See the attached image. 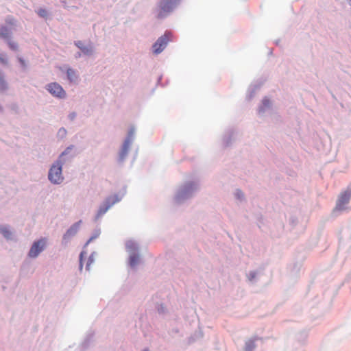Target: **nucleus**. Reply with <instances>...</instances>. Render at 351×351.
<instances>
[{
	"label": "nucleus",
	"instance_id": "obj_22",
	"mask_svg": "<svg viewBox=\"0 0 351 351\" xmlns=\"http://www.w3.org/2000/svg\"><path fill=\"white\" fill-rule=\"evenodd\" d=\"M62 131L64 133H65V132H66V131H65V130H64V129L60 130V132H62Z\"/></svg>",
	"mask_w": 351,
	"mask_h": 351
},
{
	"label": "nucleus",
	"instance_id": "obj_20",
	"mask_svg": "<svg viewBox=\"0 0 351 351\" xmlns=\"http://www.w3.org/2000/svg\"><path fill=\"white\" fill-rule=\"evenodd\" d=\"M263 102H264V104H265L267 105L269 104V101L267 99L263 100Z\"/></svg>",
	"mask_w": 351,
	"mask_h": 351
},
{
	"label": "nucleus",
	"instance_id": "obj_6",
	"mask_svg": "<svg viewBox=\"0 0 351 351\" xmlns=\"http://www.w3.org/2000/svg\"><path fill=\"white\" fill-rule=\"evenodd\" d=\"M120 199L117 195L108 197L98 210V216L104 215L114 204L119 202Z\"/></svg>",
	"mask_w": 351,
	"mask_h": 351
},
{
	"label": "nucleus",
	"instance_id": "obj_16",
	"mask_svg": "<svg viewBox=\"0 0 351 351\" xmlns=\"http://www.w3.org/2000/svg\"><path fill=\"white\" fill-rule=\"evenodd\" d=\"M86 254V253L84 251L80 253V270L82 269V267H83L82 259H83L84 256Z\"/></svg>",
	"mask_w": 351,
	"mask_h": 351
},
{
	"label": "nucleus",
	"instance_id": "obj_1",
	"mask_svg": "<svg viewBox=\"0 0 351 351\" xmlns=\"http://www.w3.org/2000/svg\"><path fill=\"white\" fill-rule=\"evenodd\" d=\"M180 0H160L156 9V17L162 19L168 15Z\"/></svg>",
	"mask_w": 351,
	"mask_h": 351
},
{
	"label": "nucleus",
	"instance_id": "obj_14",
	"mask_svg": "<svg viewBox=\"0 0 351 351\" xmlns=\"http://www.w3.org/2000/svg\"><path fill=\"white\" fill-rule=\"evenodd\" d=\"M94 262V257H93V255H90L88 258V261H87V263H86V269L87 270H89L90 269V265Z\"/></svg>",
	"mask_w": 351,
	"mask_h": 351
},
{
	"label": "nucleus",
	"instance_id": "obj_19",
	"mask_svg": "<svg viewBox=\"0 0 351 351\" xmlns=\"http://www.w3.org/2000/svg\"><path fill=\"white\" fill-rule=\"evenodd\" d=\"M6 23L8 25H14L15 24V21H14V19L13 18L10 17V18H8L6 19Z\"/></svg>",
	"mask_w": 351,
	"mask_h": 351
},
{
	"label": "nucleus",
	"instance_id": "obj_10",
	"mask_svg": "<svg viewBox=\"0 0 351 351\" xmlns=\"http://www.w3.org/2000/svg\"><path fill=\"white\" fill-rule=\"evenodd\" d=\"M138 261H139V256L138 254H134L130 255V265L132 267L135 266L138 263Z\"/></svg>",
	"mask_w": 351,
	"mask_h": 351
},
{
	"label": "nucleus",
	"instance_id": "obj_12",
	"mask_svg": "<svg viewBox=\"0 0 351 351\" xmlns=\"http://www.w3.org/2000/svg\"><path fill=\"white\" fill-rule=\"evenodd\" d=\"M1 232L6 238H10L11 236V232L7 227L1 228Z\"/></svg>",
	"mask_w": 351,
	"mask_h": 351
},
{
	"label": "nucleus",
	"instance_id": "obj_21",
	"mask_svg": "<svg viewBox=\"0 0 351 351\" xmlns=\"http://www.w3.org/2000/svg\"><path fill=\"white\" fill-rule=\"evenodd\" d=\"M132 245H133L132 243L128 244V245H127V247H128V248H132Z\"/></svg>",
	"mask_w": 351,
	"mask_h": 351
},
{
	"label": "nucleus",
	"instance_id": "obj_11",
	"mask_svg": "<svg viewBox=\"0 0 351 351\" xmlns=\"http://www.w3.org/2000/svg\"><path fill=\"white\" fill-rule=\"evenodd\" d=\"M8 88L7 82H5L3 76L0 73V90H5Z\"/></svg>",
	"mask_w": 351,
	"mask_h": 351
},
{
	"label": "nucleus",
	"instance_id": "obj_15",
	"mask_svg": "<svg viewBox=\"0 0 351 351\" xmlns=\"http://www.w3.org/2000/svg\"><path fill=\"white\" fill-rule=\"evenodd\" d=\"M8 45H9L10 48L12 50L16 51L18 49V45L16 43L9 40Z\"/></svg>",
	"mask_w": 351,
	"mask_h": 351
},
{
	"label": "nucleus",
	"instance_id": "obj_9",
	"mask_svg": "<svg viewBox=\"0 0 351 351\" xmlns=\"http://www.w3.org/2000/svg\"><path fill=\"white\" fill-rule=\"evenodd\" d=\"M66 73L67 77L71 82H75L77 80V76L74 70L69 69H67Z\"/></svg>",
	"mask_w": 351,
	"mask_h": 351
},
{
	"label": "nucleus",
	"instance_id": "obj_4",
	"mask_svg": "<svg viewBox=\"0 0 351 351\" xmlns=\"http://www.w3.org/2000/svg\"><path fill=\"white\" fill-rule=\"evenodd\" d=\"M351 197V189H347L342 192L337 202L335 210H343L345 209V205H346Z\"/></svg>",
	"mask_w": 351,
	"mask_h": 351
},
{
	"label": "nucleus",
	"instance_id": "obj_3",
	"mask_svg": "<svg viewBox=\"0 0 351 351\" xmlns=\"http://www.w3.org/2000/svg\"><path fill=\"white\" fill-rule=\"evenodd\" d=\"M172 34L170 32H165V34L160 36L153 45V51L156 54L161 53L166 47L167 43L172 39Z\"/></svg>",
	"mask_w": 351,
	"mask_h": 351
},
{
	"label": "nucleus",
	"instance_id": "obj_17",
	"mask_svg": "<svg viewBox=\"0 0 351 351\" xmlns=\"http://www.w3.org/2000/svg\"><path fill=\"white\" fill-rule=\"evenodd\" d=\"M0 62L3 64H8V60L4 54L0 53Z\"/></svg>",
	"mask_w": 351,
	"mask_h": 351
},
{
	"label": "nucleus",
	"instance_id": "obj_7",
	"mask_svg": "<svg viewBox=\"0 0 351 351\" xmlns=\"http://www.w3.org/2000/svg\"><path fill=\"white\" fill-rule=\"evenodd\" d=\"M47 90L54 97L64 98L66 93L62 87L58 83H50L47 86Z\"/></svg>",
	"mask_w": 351,
	"mask_h": 351
},
{
	"label": "nucleus",
	"instance_id": "obj_8",
	"mask_svg": "<svg viewBox=\"0 0 351 351\" xmlns=\"http://www.w3.org/2000/svg\"><path fill=\"white\" fill-rule=\"evenodd\" d=\"M11 32L5 26L0 27V37L4 39H8L10 37Z\"/></svg>",
	"mask_w": 351,
	"mask_h": 351
},
{
	"label": "nucleus",
	"instance_id": "obj_24",
	"mask_svg": "<svg viewBox=\"0 0 351 351\" xmlns=\"http://www.w3.org/2000/svg\"><path fill=\"white\" fill-rule=\"evenodd\" d=\"M145 351H147V350H145Z\"/></svg>",
	"mask_w": 351,
	"mask_h": 351
},
{
	"label": "nucleus",
	"instance_id": "obj_13",
	"mask_svg": "<svg viewBox=\"0 0 351 351\" xmlns=\"http://www.w3.org/2000/svg\"><path fill=\"white\" fill-rule=\"evenodd\" d=\"M129 144H130L129 141H126L125 142L124 145H123V151H122V153H121V158H122L125 156V154L128 152V147H129Z\"/></svg>",
	"mask_w": 351,
	"mask_h": 351
},
{
	"label": "nucleus",
	"instance_id": "obj_2",
	"mask_svg": "<svg viewBox=\"0 0 351 351\" xmlns=\"http://www.w3.org/2000/svg\"><path fill=\"white\" fill-rule=\"evenodd\" d=\"M48 177L49 180L53 184H60L63 181L62 164L60 161H57L51 167Z\"/></svg>",
	"mask_w": 351,
	"mask_h": 351
},
{
	"label": "nucleus",
	"instance_id": "obj_18",
	"mask_svg": "<svg viewBox=\"0 0 351 351\" xmlns=\"http://www.w3.org/2000/svg\"><path fill=\"white\" fill-rule=\"evenodd\" d=\"M38 14L42 17H45L47 15V12L45 9H40L38 10Z\"/></svg>",
	"mask_w": 351,
	"mask_h": 351
},
{
	"label": "nucleus",
	"instance_id": "obj_5",
	"mask_svg": "<svg viewBox=\"0 0 351 351\" xmlns=\"http://www.w3.org/2000/svg\"><path fill=\"white\" fill-rule=\"evenodd\" d=\"M46 245V239H41L35 241L31 247L28 255L31 258H36L44 250Z\"/></svg>",
	"mask_w": 351,
	"mask_h": 351
},
{
	"label": "nucleus",
	"instance_id": "obj_23",
	"mask_svg": "<svg viewBox=\"0 0 351 351\" xmlns=\"http://www.w3.org/2000/svg\"><path fill=\"white\" fill-rule=\"evenodd\" d=\"M71 231H72V230H71H71H68L67 234H70V232H71Z\"/></svg>",
	"mask_w": 351,
	"mask_h": 351
}]
</instances>
